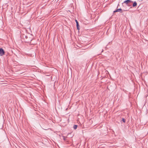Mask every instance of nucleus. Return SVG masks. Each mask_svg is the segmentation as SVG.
<instances>
[{"instance_id":"7ed1b4c3","label":"nucleus","mask_w":148,"mask_h":148,"mask_svg":"<svg viewBox=\"0 0 148 148\" xmlns=\"http://www.w3.org/2000/svg\"><path fill=\"white\" fill-rule=\"evenodd\" d=\"M133 2V1H132L130 0H127L126 1H125L124 2V3H125L126 4H127L128 3H132Z\"/></svg>"},{"instance_id":"1a4fd4ad","label":"nucleus","mask_w":148,"mask_h":148,"mask_svg":"<svg viewBox=\"0 0 148 148\" xmlns=\"http://www.w3.org/2000/svg\"><path fill=\"white\" fill-rule=\"evenodd\" d=\"M75 21L76 22V23H77V22H78L76 20H75Z\"/></svg>"},{"instance_id":"39448f33","label":"nucleus","mask_w":148,"mask_h":148,"mask_svg":"<svg viewBox=\"0 0 148 148\" xmlns=\"http://www.w3.org/2000/svg\"><path fill=\"white\" fill-rule=\"evenodd\" d=\"M137 3L136 1L134 2V3L133 4V7H135L137 5Z\"/></svg>"},{"instance_id":"f03ea898","label":"nucleus","mask_w":148,"mask_h":148,"mask_svg":"<svg viewBox=\"0 0 148 148\" xmlns=\"http://www.w3.org/2000/svg\"><path fill=\"white\" fill-rule=\"evenodd\" d=\"M119 12L122 13L123 12V11L121 8L117 9L114 11V12Z\"/></svg>"},{"instance_id":"6e6552de","label":"nucleus","mask_w":148,"mask_h":148,"mask_svg":"<svg viewBox=\"0 0 148 148\" xmlns=\"http://www.w3.org/2000/svg\"><path fill=\"white\" fill-rule=\"evenodd\" d=\"M63 139L64 140L66 141V139L64 136H63Z\"/></svg>"},{"instance_id":"f257e3e1","label":"nucleus","mask_w":148,"mask_h":148,"mask_svg":"<svg viewBox=\"0 0 148 148\" xmlns=\"http://www.w3.org/2000/svg\"><path fill=\"white\" fill-rule=\"evenodd\" d=\"M4 54V51L2 48L0 49V55L3 56Z\"/></svg>"},{"instance_id":"423d86ee","label":"nucleus","mask_w":148,"mask_h":148,"mask_svg":"<svg viewBox=\"0 0 148 148\" xmlns=\"http://www.w3.org/2000/svg\"><path fill=\"white\" fill-rule=\"evenodd\" d=\"M77 125H74L73 126V128L75 130L77 129Z\"/></svg>"},{"instance_id":"20e7f679","label":"nucleus","mask_w":148,"mask_h":148,"mask_svg":"<svg viewBox=\"0 0 148 148\" xmlns=\"http://www.w3.org/2000/svg\"><path fill=\"white\" fill-rule=\"evenodd\" d=\"M76 24L77 29L78 30H79V27L78 22H77V23H76Z\"/></svg>"},{"instance_id":"0eeeda50","label":"nucleus","mask_w":148,"mask_h":148,"mask_svg":"<svg viewBox=\"0 0 148 148\" xmlns=\"http://www.w3.org/2000/svg\"><path fill=\"white\" fill-rule=\"evenodd\" d=\"M122 120L124 122V123H125V119L123 118L122 119Z\"/></svg>"}]
</instances>
